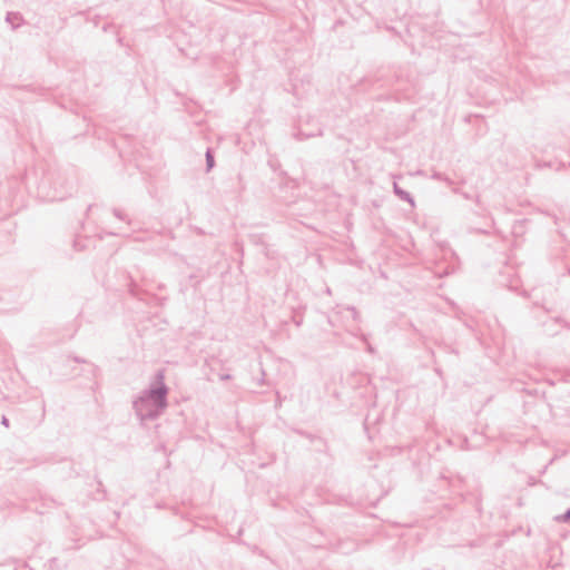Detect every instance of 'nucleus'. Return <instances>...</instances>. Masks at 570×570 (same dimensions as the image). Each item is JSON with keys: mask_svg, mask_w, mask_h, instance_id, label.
Returning <instances> with one entry per match:
<instances>
[{"mask_svg": "<svg viewBox=\"0 0 570 570\" xmlns=\"http://www.w3.org/2000/svg\"><path fill=\"white\" fill-rule=\"evenodd\" d=\"M163 397H164V393L163 392H155L150 395V399L154 400L155 402L159 403V405H163Z\"/></svg>", "mask_w": 570, "mask_h": 570, "instance_id": "nucleus-1", "label": "nucleus"}, {"mask_svg": "<svg viewBox=\"0 0 570 570\" xmlns=\"http://www.w3.org/2000/svg\"><path fill=\"white\" fill-rule=\"evenodd\" d=\"M207 160H208L209 166H212L213 165V156L210 154H207Z\"/></svg>", "mask_w": 570, "mask_h": 570, "instance_id": "nucleus-2", "label": "nucleus"}]
</instances>
